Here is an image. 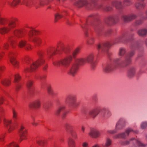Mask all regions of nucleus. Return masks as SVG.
Returning a JSON list of instances; mask_svg holds the SVG:
<instances>
[{
    "instance_id": "obj_61",
    "label": "nucleus",
    "mask_w": 147,
    "mask_h": 147,
    "mask_svg": "<svg viewBox=\"0 0 147 147\" xmlns=\"http://www.w3.org/2000/svg\"><path fill=\"white\" fill-rule=\"evenodd\" d=\"M85 35L86 36H88V32L87 31H86L85 33Z\"/></svg>"
},
{
    "instance_id": "obj_31",
    "label": "nucleus",
    "mask_w": 147,
    "mask_h": 147,
    "mask_svg": "<svg viewBox=\"0 0 147 147\" xmlns=\"http://www.w3.org/2000/svg\"><path fill=\"white\" fill-rule=\"evenodd\" d=\"M13 118L14 120H16L18 118V112L14 109L12 110Z\"/></svg>"
},
{
    "instance_id": "obj_28",
    "label": "nucleus",
    "mask_w": 147,
    "mask_h": 147,
    "mask_svg": "<svg viewBox=\"0 0 147 147\" xmlns=\"http://www.w3.org/2000/svg\"><path fill=\"white\" fill-rule=\"evenodd\" d=\"M135 17H136L135 16L132 15L131 16H123V18L125 21L127 22L134 19Z\"/></svg>"
},
{
    "instance_id": "obj_54",
    "label": "nucleus",
    "mask_w": 147,
    "mask_h": 147,
    "mask_svg": "<svg viewBox=\"0 0 147 147\" xmlns=\"http://www.w3.org/2000/svg\"><path fill=\"white\" fill-rule=\"evenodd\" d=\"M48 68V65H45L43 67V69L44 70H46Z\"/></svg>"
},
{
    "instance_id": "obj_57",
    "label": "nucleus",
    "mask_w": 147,
    "mask_h": 147,
    "mask_svg": "<svg viewBox=\"0 0 147 147\" xmlns=\"http://www.w3.org/2000/svg\"><path fill=\"white\" fill-rule=\"evenodd\" d=\"M46 78V76L45 75H44V76H43L41 78V79H45Z\"/></svg>"
},
{
    "instance_id": "obj_41",
    "label": "nucleus",
    "mask_w": 147,
    "mask_h": 147,
    "mask_svg": "<svg viewBox=\"0 0 147 147\" xmlns=\"http://www.w3.org/2000/svg\"><path fill=\"white\" fill-rule=\"evenodd\" d=\"M5 69V67L4 65H0V77L1 74L4 71Z\"/></svg>"
},
{
    "instance_id": "obj_22",
    "label": "nucleus",
    "mask_w": 147,
    "mask_h": 147,
    "mask_svg": "<svg viewBox=\"0 0 147 147\" xmlns=\"http://www.w3.org/2000/svg\"><path fill=\"white\" fill-rule=\"evenodd\" d=\"M1 84L4 86H8L10 84L11 81L9 79H4L1 81Z\"/></svg>"
},
{
    "instance_id": "obj_55",
    "label": "nucleus",
    "mask_w": 147,
    "mask_h": 147,
    "mask_svg": "<svg viewBox=\"0 0 147 147\" xmlns=\"http://www.w3.org/2000/svg\"><path fill=\"white\" fill-rule=\"evenodd\" d=\"M32 123L33 125L35 126H36L38 125L37 123L34 122H32Z\"/></svg>"
},
{
    "instance_id": "obj_39",
    "label": "nucleus",
    "mask_w": 147,
    "mask_h": 147,
    "mask_svg": "<svg viewBox=\"0 0 147 147\" xmlns=\"http://www.w3.org/2000/svg\"><path fill=\"white\" fill-rule=\"evenodd\" d=\"M6 20L5 18L1 17L0 14V24L1 25H4L5 24Z\"/></svg>"
},
{
    "instance_id": "obj_27",
    "label": "nucleus",
    "mask_w": 147,
    "mask_h": 147,
    "mask_svg": "<svg viewBox=\"0 0 147 147\" xmlns=\"http://www.w3.org/2000/svg\"><path fill=\"white\" fill-rule=\"evenodd\" d=\"M98 113V110L95 109L89 112V114L92 117H94L97 115Z\"/></svg>"
},
{
    "instance_id": "obj_38",
    "label": "nucleus",
    "mask_w": 147,
    "mask_h": 147,
    "mask_svg": "<svg viewBox=\"0 0 147 147\" xmlns=\"http://www.w3.org/2000/svg\"><path fill=\"white\" fill-rule=\"evenodd\" d=\"M33 82L31 80H28L27 83V87L28 88H30L32 86Z\"/></svg>"
},
{
    "instance_id": "obj_44",
    "label": "nucleus",
    "mask_w": 147,
    "mask_h": 147,
    "mask_svg": "<svg viewBox=\"0 0 147 147\" xmlns=\"http://www.w3.org/2000/svg\"><path fill=\"white\" fill-rule=\"evenodd\" d=\"M82 147H89L88 144L87 142H83L82 144Z\"/></svg>"
},
{
    "instance_id": "obj_25",
    "label": "nucleus",
    "mask_w": 147,
    "mask_h": 147,
    "mask_svg": "<svg viewBox=\"0 0 147 147\" xmlns=\"http://www.w3.org/2000/svg\"><path fill=\"white\" fill-rule=\"evenodd\" d=\"M65 15V12L64 13V12H62L61 14L58 13H56L55 15V21L56 22Z\"/></svg>"
},
{
    "instance_id": "obj_1",
    "label": "nucleus",
    "mask_w": 147,
    "mask_h": 147,
    "mask_svg": "<svg viewBox=\"0 0 147 147\" xmlns=\"http://www.w3.org/2000/svg\"><path fill=\"white\" fill-rule=\"evenodd\" d=\"M39 58L36 61L33 62L32 59L28 56H25L24 58V61L26 64H31L30 69L29 68H26L24 70L25 73L32 72L35 70L38 67L44 64L45 61L43 59V56L44 52L42 51H39L38 53Z\"/></svg>"
},
{
    "instance_id": "obj_20",
    "label": "nucleus",
    "mask_w": 147,
    "mask_h": 147,
    "mask_svg": "<svg viewBox=\"0 0 147 147\" xmlns=\"http://www.w3.org/2000/svg\"><path fill=\"white\" fill-rule=\"evenodd\" d=\"M7 128V133L8 134H10L15 129L16 127L15 124H13L12 125H10Z\"/></svg>"
},
{
    "instance_id": "obj_47",
    "label": "nucleus",
    "mask_w": 147,
    "mask_h": 147,
    "mask_svg": "<svg viewBox=\"0 0 147 147\" xmlns=\"http://www.w3.org/2000/svg\"><path fill=\"white\" fill-rule=\"evenodd\" d=\"M136 7L139 9L142 8L144 6L142 4H140L139 3H137L136 5Z\"/></svg>"
},
{
    "instance_id": "obj_2",
    "label": "nucleus",
    "mask_w": 147,
    "mask_h": 147,
    "mask_svg": "<svg viewBox=\"0 0 147 147\" xmlns=\"http://www.w3.org/2000/svg\"><path fill=\"white\" fill-rule=\"evenodd\" d=\"M18 21V20L17 18L14 17L11 18L9 20L7 26L0 28V34L5 35L8 33L12 29L16 27Z\"/></svg>"
},
{
    "instance_id": "obj_17",
    "label": "nucleus",
    "mask_w": 147,
    "mask_h": 147,
    "mask_svg": "<svg viewBox=\"0 0 147 147\" xmlns=\"http://www.w3.org/2000/svg\"><path fill=\"white\" fill-rule=\"evenodd\" d=\"M87 3V2L86 0H81L79 1L78 2L75 3V5L78 7H80L84 5H86Z\"/></svg>"
},
{
    "instance_id": "obj_19",
    "label": "nucleus",
    "mask_w": 147,
    "mask_h": 147,
    "mask_svg": "<svg viewBox=\"0 0 147 147\" xmlns=\"http://www.w3.org/2000/svg\"><path fill=\"white\" fill-rule=\"evenodd\" d=\"M12 120L11 119H9L4 118L3 120L4 125L6 127H8L10 125H12Z\"/></svg>"
},
{
    "instance_id": "obj_4",
    "label": "nucleus",
    "mask_w": 147,
    "mask_h": 147,
    "mask_svg": "<svg viewBox=\"0 0 147 147\" xmlns=\"http://www.w3.org/2000/svg\"><path fill=\"white\" fill-rule=\"evenodd\" d=\"M40 32L33 29L30 30L28 34V40L29 42H32L38 46H40L42 43V40L39 37H35V35H38Z\"/></svg>"
},
{
    "instance_id": "obj_26",
    "label": "nucleus",
    "mask_w": 147,
    "mask_h": 147,
    "mask_svg": "<svg viewBox=\"0 0 147 147\" xmlns=\"http://www.w3.org/2000/svg\"><path fill=\"white\" fill-rule=\"evenodd\" d=\"M113 69V67L111 65H106L104 68L103 71L106 73H108L111 71Z\"/></svg>"
},
{
    "instance_id": "obj_10",
    "label": "nucleus",
    "mask_w": 147,
    "mask_h": 147,
    "mask_svg": "<svg viewBox=\"0 0 147 147\" xmlns=\"http://www.w3.org/2000/svg\"><path fill=\"white\" fill-rule=\"evenodd\" d=\"M26 31L22 29H16L13 31V35L19 38H23L26 34Z\"/></svg>"
},
{
    "instance_id": "obj_16",
    "label": "nucleus",
    "mask_w": 147,
    "mask_h": 147,
    "mask_svg": "<svg viewBox=\"0 0 147 147\" xmlns=\"http://www.w3.org/2000/svg\"><path fill=\"white\" fill-rule=\"evenodd\" d=\"M36 3V2L35 0H32L28 1L25 3H24V4L27 7L31 8L34 6Z\"/></svg>"
},
{
    "instance_id": "obj_43",
    "label": "nucleus",
    "mask_w": 147,
    "mask_h": 147,
    "mask_svg": "<svg viewBox=\"0 0 147 147\" xmlns=\"http://www.w3.org/2000/svg\"><path fill=\"white\" fill-rule=\"evenodd\" d=\"M125 53V51L124 49H120L119 50V55L120 56L123 55Z\"/></svg>"
},
{
    "instance_id": "obj_21",
    "label": "nucleus",
    "mask_w": 147,
    "mask_h": 147,
    "mask_svg": "<svg viewBox=\"0 0 147 147\" xmlns=\"http://www.w3.org/2000/svg\"><path fill=\"white\" fill-rule=\"evenodd\" d=\"M36 143L39 146H43L45 144V141L41 138L37 137L36 138Z\"/></svg>"
},
{
    "instance_id": "obj_33",
    "label": "nucleus",
    "mask_w": 147,
    "mask_h": 147,
    "mask_svg": "<svg viewBox=\"0 0 147 147\" xmlns=\"http://www.w3.org/2000/svg\"><path fill=\"white\" fill-rule=\"evenodd\" d=\"M33 48V46L29 43H27L25 47V49L28 51H30Z\"/></svg>"
},
{
    "instance_id": "obj_64",
    "label": "nucleus",
    "mask_w": 147,
    "mask_h": 147,
    "mask_svg": "<svg viewBox=\"0 0 147 147\" xmlns=\"http://www.w3.org/2000/svg\"><path fill=\"white\" fill-rule=\"evenodd\" d=\"M146 44L147 45V40L146 41Z\"/></svg>"
},
{
    "instance_id": "obj_46",
    "label": "nucleus",
    "mask_w": 147,
    "mask_h": 147,
    "mask_svg": "<svg viewBox=\"0 0 147 147\" xmlns=\"http://www.w3.org/2000/svg\"><path fill=\"white\" fill-rule=\"evenodd\" d=\"M147 126V123L144 122L142 123L141 125V127L142 128L144 129L146 128Z\"/></svg>"
},
{
    "instance_id": "obj_12",
    "label": "nucleus",
    "mask_w": 147,
    "mask_h": 147,
    "mask_svg": "<svg viewBox=\"0 0 147 147\" xmlns=\"http://www.w3.org/2000/svg\"><path fill=\"white\" fill-rule=\"evenodd\" d=\"M79 68V65L76 63H73L71 66L69 71L68 74L72 76H74L76 75Z\"/></svg>"
},
{
    "instance_id": "obj_30",
    "label": "nucleus",
    "mask_w": 147,
    "mask_h": 147,
    "mask_svg": "<svg viewBox=\"0 0 147 147\" xmlns=\"http://www.w3.org/2000/svg\"><path fill=\"white\" fill-rule=\"evenodd\" d=\"M109 43H107L105 44H101L99 45L98 46V49H99L102 47H105L107 48L109 47Z\"/></svg>"
},
{
    "instance_id": "obj_40",
    "label": "nucleus",
    "mask_w": 147,
    "mask_h": 147,
    "mask_svg": "<svg viewBox=\"0 0 147 147\" xmlns=\"http://www.w3.org/2000/svg\"><path fill=\"white\" fill-rule=\"evenodd\" d=\"M9 46L8 42H5V43L3 47V49L4 50H7L9 49Z\"/></svg>"
},
{
    "instance_id": "obj_34",
    "label": "nucleus",
    "mask_w": 147,
    "mask_h": 147,
    "mask_svg": "<svg viewBox=\"0 0 147 147\" xmlns=\"http://www.w3.org/2000/svg\"><path fill=\"white\" fill-rule=\"evenodd\" d=\"M147 33V30L146 29L140 30L138 32V34L140 36H143Z\"/></svg>"
},
{
    "instance_id": "obj_59",
    "label": "nucleus",
    "mask_w": 147,
    "mask_h": 147,
    "mask_svg": "<svg viewBox=\"0 0 147 147\" xmlns=\"http://www.w3.org/2000/svg\"><path fill=\"white\" fill-rule=\"evenodd\" d=\"M142 23V22L141 21H138V22H137V24H140Z\"/></svg>"
},
{
    "instance_id": "obj_13",
    "label": "nucleus",
    "mask_w": 147,
    "mask_h": 147,
    "mask_svg": "<svg viewBox=\"0 0 147 147\" xmlns=\"http://www.w3.org/2000/svg\"><path fill=\"white\" fill-rule=\"evenodd\" d=\"M41 105L40 101L39 99H37L30 102L29 105V107L32 108H38Z\"/></svg>"
},
{
    "instance_id": "obj_58",
    "label": "nucleus",
    "mask_w": 147,
    "mask_h": 147,
    "mask_svg": "<svg viewBox=\"0 0 147 147\" xmlns=\"http://www.w3.org/2000/svg\"><path fill=\"white\" fill-rule=\"evenodd\" d=\"M85 130V128L84 127H82V130L83 131V132H84V131Z\"/></svg>"
},
{
    "instance_id": "obj_3",
    "label": "nucleus",
    "mask_w": 147,
    "mask_h": 147,
    "mask_svg": "<svg viewBox=\"0 0 147 147\" xmlns=\"http://www.w3.org/2000/svg\"><path fill=\"white\" fill-rule=\"evenodd\" d=\"M65 47L64 44L61 41H59L57 44V48L54 47H51L47 49L46 54L50 57L56 54L61 53L64 51Z\"/></svg>"
},
{
    "instance_id": "obj_52",
    "label": "nucleus",
    "mask_w": 147,
    "mask_h": 147,
    "mask_svg": "<svg viewBox=\"0 0 147 147\" xmlns=\"http://www.w3.org/2000/svg\"><path fill=\"white\" fill-rule=\"evenodd\" d=\"M3 101V99L2 97L0 98V105L2 104Z\"/></svg>"
},
{
    "instance_id": "obj_49",
    "label": "nucleus",
    "mask_w": 147,
    "mask_h": 147,
    "mask_svg": "<svg viewBox=\"0 0 147 147\" xmlns=\"http://www.w3.org/2000/svg\"><path fill=\"white\" fill-rule=\"evenodd\" d=\"M65 127L66 129H71V126L68 124H66Z\"/></svg>"
},
{
    "instance_id": "obj_36",
    "label": "nucleus",
    "mask_w": 147,
    "mask_h": 147,
    "mask_svg": "<svg viewBox=\"0 0 147 147\" xmlns=\"http://www.w3.org/2000/svg\"><path fill=\"white\" fill-rule=\"evenodd\" d=\"M111 144V141L109 138H107L106 142L105 147H109Z\"/></svg>"
},
{
    "instance_id": "obj_29",
    "label": "nucleus",
    "mask_w": 147,
    "mask_h": 147,
    "mask_svg": "<svg viewBox=\"0 0 147 147\" xmlns=\"http://www.w3.org/2000/svg\"><path fill=\"white\" fill-rule=\"evenodd\" d=\"M68 144L69 146L71 147H76V144L75 141L72 139H69Z\"/></svg>"
},
{
    "instance_id": "obj_62",
    "label": "nucleus",
    "mask_w": 147,
    "mask_h": 147,
    "mask_svg": "<svg viewBox=\"0 0 147 147\" xmlns=\"http://www.w3.org/2000/svg\"><path fill=\"white\" fill-rule=\"evenodd\" d=\"M51 7H48V8L47 9H49V8H50Z\"/></svg>"
},
{
    "instance_id": "obj_14",
    "label": "nucleus",
    "mask_w": 147,
    "mask_h": 147,
    "mask_svg": "<svg viewBox=\"0 0 147 147\" xmlns=\"http://www.w3.org/2000/svg\"><path fill=\"white\" fill-rule=\"evenodd\" d=\"M89 134L90 136L93 138H96L100 135L99 132L94 129H92Z\"/></svg>"
},
{
    "instance_id": "obj_11",
    "label": "nucleus",
    "mask_w": 147,
    "mask_h": 147,
    "mask_svg": "<svg viewBox=\"0 0 147 147\" xmlns=\"http://www.w3.org/2000/svg\"><path fill=\"white\" fill-rule=\"evenodd\" d=\"M76 99L73 96H67L65 99V102L69 105H71L74 108H76L79 105L78 102H76Z\"/></svg>"
},
{
    "instance_id": "obj_53",
    "label": "nucleus",
    "mask_w": 147,
    "mask_h": 147,
    "mask_svg": "<svg viewBox=\"0 0 147 147\" xmlns=\"http://www.w3.org/2000/svg\"><path fill=\"white\" fill-rule=\"evenodd\" d=\"M4 111V110L3 109V108L2 107H0V112L1 113H3Z\"/></svg>"
},
{
    "instance_id": "obj_18",
    "label": "nucleus",
    "mask_w": 147,
    "mask_h": 147,
    "mask_svg": "<svg viewBox=\"0 0 147 147\" xmlns=\"http://www.w3.org/2000/svg\"><path fill=\"white\" fill-rule=\"evenodd\" d=\"M80 49L79 47H78L76 48L73 52L72 53V59L73 58L75 59V61H76V60L77 59H76V57L77 55H78L80 53ZM76 63H77L75 61Z\"/></svg>"
},
{
    "instance_id": "obj_32",
    "label": "nucleus",
    "mask_w": 147,
    "mask_h": 147,
    "mask_svg": "<svg viewBox=\"0 0 147 147\" xmlns=\"http://www.w3.org/2000/svg\"><path fill=\"white\" fill-rule=\"evenodd\" d=\"M14 78L15 82H18L21 79V77L18 73H17L15 75Z\"/></svg>"
},
{
    "instance_id": "obj_24",
    "label": "nucleus",
    "mask_w": 147,
    "mask_h": 147,
    "mask_svg": "<svg viewBox=\"0 0 147 147\" xmlns=\"http://www.w3.org/2000/svg\"><path fill=\"white\" fill-rule=\"evenodd\" d=\"M12 37H9L8 38L7 40V42L9 43L11 47L13 48H15L16 47V45L15 44V41L12 39Z\"/></svg>"
},
{
    "instance_id": "obj_50",
    "label": "nucleus",
    "mask_w": 147,
    "mask_h": 147,
    "mask_svg": "<svg viewBox=\"0 0 147 147\" xmlns=\"http://www.w3.org/2000/svg\"><path fill=\"white\" fill-rule=\"evenodd\" d=\"M4 136H0V142H3Z\"/></svg>"
},
{
    "instance_id": "obj_56",
    "label": "nucleus",
    "mask_w": 147,
    "mask_h": 147,
    "mask_svg": "<svg viewBox=\"0 0 147 147\" xmlns=\"http://www.w3.org/2000/svg\"><path fill=\"white\" fill-rule=\"evenodd\" d=\"M21 88V86L20 85H18L16 87V90H18L19 89H20V88Z\"/></svg>"
},
{
    "instance_id": "obj_15",
    "label": "nucleus",
    "mask_w": 147,
    "mask_h": 147,
    "mask_svg": "<svg viewBox=\"0 0 147 147\" xmlns=\"http://www.w3.org/2000/svg\"><path fill=\"white\" fill-rule=\"evenodd\" d=\"M27 43V40L24 39H21L19 42L18 46L20 48H22L25 47Z\"/></svg>"
},
{
    "instance_id": "obj_37",
    "label": "nucleus",
    "mask_w": 147,
    "mask_h": 147,
    "mask_svg": "<svg viewBox=\"0 0 147 147\" xmlns=\"http://www.w3.org/2000/svg\"><path fill=\"white\" fill-rule=\"evenodd\" d=\"M20 147L19 145L16 142H12L7 146V147Z\"/></svg>"
},
{
    "instance_id": "obj_5",
    "label": "nucleus",
    "mask_w": 147,
    "mask_h": 147,
    "mask_svg": "<svg viewBox=\"0 0 147 147\" xmlns=\"http://www.w3.org/2000/svg\"><path fill=\"white\" fill-rule=\"evenodd\" d=\"M72 61V55H69L59 60L53 61V64L55 66H59L61 65L67 68L70 65Z\"/></svg>"
},
{
    "instance_id": "obj_48",
    "label": "nucleus",
    "mask_w": 147,
    "mask_h": 147,
    "mask_svg": "<svg viewBox=\"0 0 147 147\" xmlns=\"http://www.w3.org/2000/svg\"><path fill=\"white\" fill-rule=\"evenodd\" d=\"M48 93L50 94H51L52 93V90L51 87H49L48 88Z\"/></svg>"
},
{
    "instance_id": "obj_7",
    "label": "nucleus",
    "mask_w": 147,
    "mask_h": 147,
    "mask_svg": "<svg viewBox=\"0 0 147 147\" xmlns=\"http://www.w3.org/2000/svg\"><path fill=\"white\" fill-rule=\"evenodd\" d=\"M8 55L12 65L14 67L18 68L20 67V63L16 59V53L12 51H10Z\"/></svg>"
},
{
    "instance_id": "obj_63",
    "label": "nucleus",
    "mask_w": 147,
    "mask_h": 147,
    "mask_svg": "<svg viewBox=\"0 0 147 147\" xmlns=\"http://www.w3.org/2000/svg\"><path fill=\"white\" fill-rule=\"evenodd\" d=\"M119 121L118 122V123H117V124L116 125V126H117V125L118 124V123H119Z\"/></svg>"
},
{
    "instance_id": "obj_8",
    "label": "nucleus",
    "mask_w": 147,
    "mask_h": 147,
    "mask_svg": "<svg viewBox=\"0 0 147 147\" xmlns=\"http://www.w3.org/2000/svg\"><path fill=\"white\" fill-rule=\"evenodd\" d=\"M8 55L12 65L14 67L18 68L20 67V63L16 59V53L12 51H10Z\"/></svg>"
},
{
    "instance_id": "obj_45",
    "label": "nucleus",
    "mask_w": 147,
    "mask_h": 147,
    "mask_svg": "<svg viewBox=\"0 0 147 147\" xmlns=\"http://www.w3.org/2000/svg\"><path fill=\"white\" fill-rule=\"evenodd\" d=\"M4 52H0V61L2 59L4 56Z\"/></svg>"
},
{
    "instance_id": "obj_9",
    "label": "nucleus",
    "mask_w": 147,
    "mask_h": 147,
    "mask_svg": "<svg viewBox=\"0 0 147 147\" xmlns=\"http://www.w3.org/2000/svg\"><path fill=\"white\" fill-rule=\"evenodd\" d=\"M19 134L20 137L19 142L20 143L23 140H26L28 139V133L27 130L22 125L20 126L19 131Z\"/></svg>"
},
{
    "instance_id": "obj_42",
    "label": "nucleus",
    "mask_w": 147,
    "mask_h": 147,
    "mask_svg": "<svg viewBox=\"0 0 147 147\" xmlns=\"http://www.w3.org/2000/svg\"><path fill=\"white\" fill-rule=\"evenodd\" d=\"M94 41V39L92 38H90L88 41V44H93Z\"/></svg>"
},
{
    "instance_id": "obj_6",
    "label": "nucleus",
    "mask_w": 147,
    "mask_h": 147,
    "mask_svg": "<svg viewBox=\"0 0 147 147\" xmlns=\"http://www.w3.org/2000/svg\"><path fill=\"white\" fill-rule=\"evenodd\" d=\"M94 58V55L92 54H91L88 56L86 59L80 58H77L76 60V61L80 64H84L86 63H90L91 64V67L93 69L96 65L95 64L94 65L92 63Z\"/></svg>"
},
{
    "instance_id": "obj_51",
    "label": "nucleus",
    "mask_w": 147,
    "mask_h": 147,
    "mask_svg": "<svg viewBox=\"0 0 147 147\" xmlns=\"http://www.w3.org/2000/svg\"><path fill=\"white\" fill-rule=\"evenodd\" d=\"M132 131V130L131 129H127L126 131V133L127 134V135H128L129 133Z\"/></svg>"
},
{
    "instance_id": "obj_60",
    "label": "nucleus",
    "mask_w": 147,
    "mask_h": 147,
    "mask_svg": "<svg viewBox=\"0 0 147 147\" xmlns=\"http://www.w3.org/2000/svg\"><path fill=\"white\" fill-rule=\"evenodd\" d=\"M92 147H100L98 145H95L93 146Z\"/></svg>"
},
{
    "instance_id": "obj_35",
    "label": "nucleus",
    "mask_w": 147,
    "mask_h": 147,
    "mask_svg": "<svg viewBox=\"0 0 147 147\" xmlns=\"http://www.w3.org/2000/svg\"><path fill=\"white\" fill-rule=\"evenodd\" d=\"M65 109V107L64 106H61L56 111V114L57 115H59L61 112L64 110Z\"/></svg>"
},
{
    "instance_id": "obj_23",
    "label": "nucleus",
    "mask_w": 147,
    "mask_h": 147,
    "mask_svg": "<svg viewBox=\"0 0 147 147\" xmlns=\"http://www.w3.org/2000/svg\"><path fill=\"white\" fill-rule=\"evenodd\" d=\"M21 0H13L10 4V5L12 7H15L20 3Z\"/></svg>"
}]
</instances>
